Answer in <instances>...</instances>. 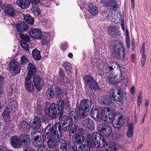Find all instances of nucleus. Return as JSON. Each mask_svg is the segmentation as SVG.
<instances>
[{
    "instance_id": "27",
    "label": "nucleus",
    "mask_w": 151,
    "mask_h": 151,
    "mask_svg": "<svg viewBox=\"0 0 151 151\" xmlns=\"http://www.w3.org/2000/svg\"><path fill=\"white\" fill-rule=\"evenodd\" d=\"M69 117L70 119V121L72 123H77L79 120V117L77 113L75 111H70L69 113Z\"/></svg>"
},
{
    "instance_id": "21",
    "label": "nucleus",
    "mask_w": 151,
    "mask_h": 151,
    "mask_svg": "<svg viewBox=\"0 0 151 151\" xmlns=\"http://www.w3.org/2000/svg\"><path fill=\"white\" fill-rule=\"evenodd\" d=\"M20 138L21 139L22 145H23L27 147L30 144V139L28 135L26 134H22Z\"/></svg>"
},
{
    "instance_id": "34",
    "label": "nucleus",
    "mask_w": 151,
    "mask_h": 151,
    "mask_svg": "<svg viewBox=\"0 0 151 151\" xmlns=\"http://www.w3.org/2000/svg\"><path fill=\"white\" fill-rule=\"evenodd\" d=\"M116 67H117V68H119V65L116 62H110V64L109 65L108 67L106 68V70L108 72H113Z\"/></svg>"
},
{
    "instance_id": "9",
    "label": "nucleus",
    "mask_w": 151,
    "mask_h": 151,
    "mask_svg": "<svg viewBox=\"0 0 151 151\" xmlns=\"http://www.w3.org/2000/svg\"><path fill=\"white\" fill-rule=\"evenodd\" d=\"M56 144L57 148H60V151H67L68 148L71 145V142H66L64 140L60 139L56 141Z\"/></svg>"
},
{
    "instance_id": "11",
    "label": "nucleus",
    "mask_w": 151,
    "mask_h": 151,
    "mask_svg": "<svg viewBox=\"0 0 151 151\" xmlns=\"http://www.w3.org/2000/svg\"><path fill=\"white\" fill-rule=\"evenodd\" d=\"M109 94L112 97L114 100L117 101H121L123 98L122 93L119 90H115L113 89H111L109 91Z\"/></svg>"
},
{
    "instance_id": "37",
    "label": "nucleus",
    "mask_w": 151,
    "mask_h": 151,
    "mask_svg": "<svg viewBox=\"0 0 151 151\" xmlns=\"http://www.w3.org/2000/svg\"><path fill=\"white\" fill-rule=\"evenodd\" d=\"M32 54L33 58L35 60H40L41 59L42 57L40 51L36 49L32 50Z\"/></svg>"
},
{
    "instance_id": "46",
    "label": "nucleus",
    "mask_w": 151,
    "mask_h": 151,
    "mask_svg": "<svg viewBox=\"0 0 151 151\" xmlns=\"http://www.w3.org/2000/svg\"><path fill=\"white\" fill-rule=\"evenodd\" d=\"M9 107L11 111H15L17 107V104L15 101H12L9 104Z\"/></svg>"
},
{
    "instance_id": "16",
    "label": "nucleus",
    "mask_w": 151,
    "mask_h": 151,
    "mask_svg": "<svg viewBox=\"0 0 151 151\" xmlns=\"http://www.w3.org/2000/svg\"><path fill=\"white\" fill-rule=\"evenodd\" d=\"M31 128L35 130L39 129L41 126V120L37 116H35L31 123Z\"/></svg>"
},
{
    "instance_id": "23",
    "label": "nucleus",
    "mask_w": 151,
    "mask_h": 151,
    "mask_svg": "<svg viewBox=\"0 0 151 151\" xmlns=\"http://www.w3.org/2000/svg\"><path fill=\"white\" fill-rule=\"evenodd\" d=\"M16 4L23 9H27L29 7L30 3L29 0H17Z\"/></svg>"
},
{
    "instance_id": "12",
    "label": "nucleus",
    "mask_w": 151,
    "mask_h": 151,
    "mask_svg": "<svg viewBox=\"0 0 151 151\" xmlns=\"http://www.w3.org/2000/svg\"><path fill=\"white\" fill-rule=\"evenodd\" d=\"M33 81L36 89L40 91L43 86V81L42 78L39 75L33 76Z\"/></svg>"
},
{
    "instance_id": "42",
    "label": "nucleus",
    "mask_w": 151,
    "mask_h": 151,
    "mask_svg": "<svg viewBox=\"0 0 151 151\" xmlns=\"http://www.w3.org/2000/svg\"><path fill=\"white\" fill-rule=\"evenodd\" d=\"M60 122L62 124L71 122L70 121L69 116L64 115L62 116V115H60Z\"/></svg>"
},
{
    "instance_id": "6",
    "label": "nucleus",
    "mask_w": 151,
    "mask_h": 151,
    "mask_svg": "<svg viewBox=\"0 0 151 151\" xmlns=\"http://www.w3.org/2000/svg\"><path fill=\"white\" fill-rule=\"evenodd\" d=\"M83 79L84 80L85 85L91 89L96 90L98 89V83L92 77L86 76L84 77Z\"/></svg>"
},
{
    "instance_id": "10",
    "label": "nucleus",
    "mask_w": 151,
    "mask_h": 151,
    "mask_svg": "<svg viewBox=\"0 0 151 151\" xmlns=\"http://www.w3.org/2000/svg\"><path fill=\"white\" fill-rule=\"evenodd\" d=\"M86 139L87 145L89 147L93 148H99L100 147L101 145L100 142L94 141L90 134H87L86 136Z\"/></svg>"
},
{
    "instance_id": "54",
    "label": "nucleus",
    "mask_w": 151,
    "mask_h": 151,
    "mask_svg": "<svg viewBox=\"0 0 151 151\" xmlns=\"http://www.w3.org/2000/svg\"><path fill=\"white\" fill-rule=\"evenodd\" d=\"M109 32L110 35L113 36L116 34L115 30L114 27L110 26L108 27Z\"/></svg>"
},
{
    "instance_id": "38",
    "label": "nucleus",
    "mask_w": 151,
    "mask_h": 151,
    "mask_svg": "<svg viewBox=\"0 0 151 151\" xmlns=\"http://www.w3.org/2000/svg\"><path fill=\"white\" fill-rule=\"evenodd\" d=\"M80 132H78L76 136L75 140L76 142L78 144H80L83 143L84 140V137L81 135L79 134Z\"/></svg>"
},
{
    "instance_id": "4",
    "label": "nucleus",
    "mask_w": 151,
    "mask_h": 151,
    "mask_svg": "<svg viewBox=\"0 0 151 151\" xmlns=\"http://www.w3.org/2000/svg\"><path fill=\"white\" fill-rule=\"evenodd\" d=\"M114 52L113 54L117 58H122V59H125L124 51L122 46L119 43L115 44L114 47Z\"/></svg>"
},
{
    "instance_id": "58",
    "label": "nucleus",
    "mask_w": 151,
    "mask_h": 151,
    "mask_svg": "<svg viewBox=\"0 0 151 151\" xmlns=\"http://www.w3.org/2000/svg\"><path fill=\"white\" fill-rule=\"evenodd\" d=\"M103 136L101 135L100 137H101V138L100 137L99 138L101 140L102 142V144L103 147H105V148L106 147L107 145L108 144L107 143L106 139L103 137Z\"/></svg>"
},
{
    "instance_id": "51",
    "label": "nucleus",
    "mask_w": 151,
    "mask_h": 151,
    "mask_svg": "<svg viewBox=\"0 0 151 151\" xmlns=\"http://www.w3.org/2000/svg\"><path fill=\"white\" fill-rule=\"evenodd\" d=\"M70 151H77V148L76 144L74 143H71V145L68 147Z\"/></svg>"
},
{
    "instance_id": "22",
    "label": "nucleus",
    "mask_w": 151,
    "mask_h": 151,
    "mask_svg": "<svg viewBox=\"0 0 151 151\" xmlns=\"http://www.w3.org/2000/svg\"><path fill=\"white\" fill-rule=\"evenodd\" d=\"M60 77L59 78L58 83L61 85H63L64 84H68L69 82V80L68 78H66L65 80V77L63 71L60 70L59 73Z\"/></svg>"
},
{
    "instance_id": "2",
    "label": "nucleus",
    "mask_w": 151,
    "mask_h": 151,
    "mask_svg": "<svg viewBox=\"0 0 151 151\" xmlns=\"http://www.w3.org/2000/svg\"><path fill=\"white\" fill-rule=\"evenodd\" d=\"M47 111L49 115L53 119L56 118L59 114L60 115L63 114V112L60 111L57 104L55 103L51 104Z\"/></svg>"
},
{
    "instance_id": "32",
    "label": "nucleus",
    "mask_w": 151,
    "mask_h": 151,
    "mask_svg": "<svg viewBox=\"0 0 151 151\" xmlns=\"http://www.w3.org/2000/svg\"><path fill=\"white\" fill-rule=\"evenodd\" d=\"M115 143L112 141H109L108 143L105 151H116Z\"/></svg>"
},
{
    "instance_id": "7",
    "label": "nucleus",
    "mask_w": 151,
    "mask_h": 151,
    "mask_svg": "<svg viewBox=\"0 0 151 151\" xmlns=\"http://www.w3.org/2000/svg\"><path fill=\"white\" fill-rule=\"evenodd\" d=\"M9 70L12 74L16 75L19 73L21 70V67L16 60H11L9 63Z\"/></svg>"
},
{
    "instance_id": "39",
    "label": "nucleus",
    "mask_w": 151,
    "mask_h": 151,
    "mask_svg": "<svg viewBox=\"0 0 151 151\" xmlns=\"http://www.w3.org/2000/svg\"><path fill=\"white\" fill-rule=\"evenodd\" d=\"M106 123H104L102 122H100L98 123L97 125V129L98 131L100 132L101 134L103 132H104V129L106 127Z\"/></svg>"
},
{
    "instance_id": "43",
    "label": "nucleus",
    "mask_w": 151,
    "mask_h": 151,
    "mask_svg": "<svg viewBox=\"0 0 151 151\" xmlns=\"http://www.w3.org/2000/svg\"><path fill=\"white\" fill-rule=\"evenodd\" d=\"M63 66L64 67L67 73L69 75L71 73L70 69H71L72 65L70 63L66 62L63 64Z\"/></svg>"
},
{
    "instance_id": "28",
    "label": "nucleus",
    "mask_w": 151,
    "mask_h": 151,
    "mask_svg": "<svg viewBox=\"0 0 151 151\" xmlns=\"http://www.w3.org/2000/svg\"><path fill=\"white\" fill-rule=\"evenodd\" d=\"M17 30L20 32H24L28 29V26L25 22H18L16 24Z\"/></svg>"
},
{
    "instance_id": "31",
    "label": "nucleus",
    "mask_w": 151,
    "mask_h": 151,
    "mask_svg": "<svg viewBox=\"0 0 151 151\" xmlns=\"http://www.w3.org/2000/svg\"><path fill=\"white\" fill-rule=\"evenodd\" d=\"M106 127L104 129V132H103L101 134V135L105 137L109 136L112 132V129L111 126L108 124H106Z\"/></svg>"
},
{
    "instance_id": "48",
    "label": "nucleus",
    "mask_w": 151,
    "mask_h": 151,
    "mask_svg": "<svg viewBox=\"0 0 151 151\" xmlns=\"http://www.w3.org/2000/svg\"><path fill=\"white\" fill-rule=\"evenodd\" d=\"M57 103L58 106H59V109H60V111H63V109L65 106V103L64 101L62 99H59L57 101Z\"/></svg>"
},
{
    "instance_id": "29",
    "label": "nucleus",
    "mask_w": 151,
    "mask_h": 151,
    "mask_svg": "<svg viewBox=\"0 0 151 151\" xmlns=\"http://www.w3.org/2000/svg\"><path fill=\"white\" fill-rule=\"evenodd\" d=\"M32 139L36 142L37 144L36 147L42 145L44 140V136L42 135H37L36 137H32Z\"/></svg>"
},
{
    "instance_id": "40",
    "label": "nucleus",
    "mask_w": 151,
    "mask_h": 151,
    "mask_svg": "<svg viewBox=\"0 0 151 151\" xmlns=\"http://www.w3.org/2000/svg\"><path fill=\"white\" fill-rule=\"evenodd\" d=\"M46 95L48 99L51 100L54 96V91L51 88H49L46 91Z\"/></svg>"
},
{
    "instance_id": "47",
    "label": "nucleus",
    "mask_w": 151,
    "mask_h": 151,
    "mask_svg": "<svg viewBox=\"0 0 151 151\" xmlns=\"http://www.w3.org/2000/svg\"><path fill=\"white\" fill-rule=\"evenodd\" d=\"M72 125L73 126V127L72 130V133L73 134H74L75 133H77V134L78 132H79V131H80V133H81V132H83V129L81 128H79L78 129V131L77 130V125L75 124H73L72 123Z\"/></svg>"
},
{
    "instance_id": "59",
    "label": "nucleus",
    "mask_w": 151,
    "mask_h": 151,
    "mask_svg": "<svg viewBox=\"0 0 151 151\" xmlns=\"http://www.w3.org/2000/svg\"><path fill=\"white\" fill-rule=\"evenodd\" d=\"M40 9L37 7H35L34 9L33 13L35 16H37L40 13Z\"/></svg>"
},
{
    "instance_id": "33",
    "label": "nucleus",
    "mask_w": 151,
    "mask_h": 151,
    "mask_svg": "<svg viewBox=\"0 0 151 151\" xmlns=\"http://www.w3.org/2000/svg\"><path fill=\"white\" fill-rule=\"evenodd\" d=\"M60 124L61 127V133H62V130L65 131H70L73 127V126L72 125V122H69L65 124H62L61 126L60 123H59Z\"/></svg>"
},
{
    "instance_id": "26",
    "label": "nucleus",
    "mask_w": 151,
    "mask_h": 151,
    "mask_svg": "<svg viewBox=\"0 0 151 151\" xmlns=\"http://www.w3.org/2000/svg\"><path fill=\"white\" fill-rule=\"evenodd\" d=\"M101 103L105 106H108L111 103V99L108 95H104L101 97L100 99Z\"/></svg>"
},
{
    "instance_id": "30",
    "label": "nucleus",
    "mask_w": 151,
    "mask_h": 151,
    "mask_svg": "<svg viewBox=\"0 0 151 151\" xmlns=\"http://www.w3.org/2000/svg\"><path fill=\"white\" fill-rule=\"evenodd\" d=\"M88 12L91 15L93 16L97 15L99 12L97 7L91 3L89 5Z\"/></svg>"
},
{
    "instance_id": "64",
    "label": "nucleus",
    "mask_w": 151,
    "mask_h": 151,
    "mask_svg": "<svg viewBox=\"0 0 151 151\" xmlns=\"http://www.w3.org/2000/svg\"><path fill=\"white\" fill-rule=\"evenodd\" d=\"M125 43L127 45V48H129L130 43L129 38H126Z\"/></svg>"
},
{
    "instance_id": "1",
    "label": "nucleus",
    "mask_w": 151,
    "mask_h": 151,
    "mask_svg": "<svg viewBox=\"0 0 151 151\" xmlns=\"http://www.w3.org/2000/svg\"><path fill=\"white\" fill-rule=\"evenodd\" d=\"M61 127L59 122L56 123L54 126L49 124L47 126L45 130V137L47 139H51L47 142L48 147L51 148H56V142L55 139L60 138L62 136Z\"/></svg>"
},
{
    "instance_id": "52",
    "label": "nucleus",
    "mask_w": 151,
    "mask_h": 151,
    "mask_svg": "<svg viewBox=\"0 0 151 151\" xmlns=\"http://www.w3.org/2000/svg\"><path fill=\"white\" fill-rule=\"evenodd\" d=\"M77 112L79 113V116L81 119L84 118L87 116V114L86 112V111L84 110L83 111L80 110V111Z\"/></svg>"
},
{
    "instance_id": "24",
    "label": "nucleus",
    "mask_w": 151,
    "mask_h": 151,
    "mask_svg": "<svg viewBox=\"0 0 151 151\" xmlns=\"http://www.w3.org/2000/svg\"><path fill=\"white\" fill-rule=\"evenodd\" d=\"M125 121L124 117L121 116L118 117L117 120L113 124V126L115 128L119 129L124 123Z\"/></svg>"
},
{
    "instance_id": "49",
    "label": "nucleus",
    "mask_w": 151,
    "mask_h": 151,
    "mask_svg": "<svg viewBox=\"0 0 151 151\" xmlns=\"http://www.w3.org/2000/svg\"><path fill=\"white\" fill-rule=\"evenodd\" d=\"M11 111L9 107L7 106L3 113V116L4 118H9Z\"/></svg>"
},
{
    "instance_id": "19",
    "label": "nucleus",
    "mask_w": 151,
    "mask_h": 151,
    "mask_svg": "<svg viewBox=\"0 0 151 151\" xmlns=\"http://www.w3.org/2000/svg\"><path fill=\"white\" fill-rule=\"evenodd\" d=\"M101 2L104 6H112L114 9L116 10L117 7L116 2L114 0H100Z\"/></svg>"
},
{
    "instance_id": "60",
    "label": "nucleus",
    "mask_w": 151,
    "mask_h": 151,
    "mask_svg": "<svg viewBox=\"0 0 151 151\" xmlns=\"http://www.w3.org/2000/svg\"><path fill=\"white\" fill-rule=\"evenodd\" d=\"M37 151H49L46 146L43 145L42 147H39L37 150Z\"/></svg>"
},
{
    "instance_id": "5",
    "label": "nucleus",
    "mask_w": 151,
    "mask_h": 151,
    "mask_svg": "<svg viewBox=\"0 0 151 151\" xmlns=\"http://www.w3.org/2000/svg\"><path fill=\"white\" fill-rule=\"evenodd\" d=\"M91 106V103L88 100L86 99H83L80 102V106H76V111L84 110L87 112L89 111Z\"/></svg>"
},
{
    "instance_id": "3",
    "label": "nucleus",
    "mask_w": 151,
    "mask_h": 151,
    "mask_svg": "<svg viewBox=\"0 0 151 151\" xmlns=\"http://www.w3.org/2000/svg\"><path fill=\"white\" fill-rule=\"evenodd\" d=\"M102 114H104L103 119L106 123H111L113 120L114 113L111 108L106 107L102 110Z\"/></svg>"
},
{
    "instance_id": "53",
    "label": "nucleus",
    "mask_w": 151,
    "mask_h": 151,
    "mask_svg": "<svg viewBox=\"0 0 151 151\" xmlns=\"http://www.w3.org/2000/svg\"><path fill=\"white\" fill-rule=\"evenodd\" d=\"M27 42H24V41H21L20 43L22 47L23 48L26 50H29V48Z\"/></svg>"
},
{
    "instance_id": "35",
    "label": "nucleus",
    "mask_w": 151,
    "mask_h": 151,
    "mask_svg": "<svg viewBox=\"0 0 151 151\" xmlns=\"http://www.w3.org/2000/svg\"><path fill=\"white\" fill-rule=\"evenodd\" d=\"M134 125L132 123H130L128 125L127 130V137L131 138L133 134Z\"/></svg>"
},
{
    "instance_id": "56",
    "label": "nucleus",
    "mask_w": 151,
    "mask_h": 151,
    "mask_svg": "<svg viewBox=\"0 0 151 151\" xmlns=\"http://www.w3.org/2000/svg\"><path fill=\"white\" fill-rule=\"evenodd\" d=\"M141 54L142 55V58L141 60V65L142 67H143L146 60V57L145 53H141Z\"/></svg>"
},
{
    "instance_id": "61",
    "label": "nucleus",
    "mask_w": 151,
    "mask_h": 151,
    "mask_svg": "<svg viewBox=\"0 0 151 151\" xmlns=\"http://www.w3.org/2000/svg\"><path fill=\"white\" fill-rule=\"evenodd\" d=\"M60 47L62 50H65L68 47L67 44L66 43H63L60 45Z\"/></svg>"
},
{
    "instance_id": "62",
    "label": "nucleus",
    "mask_w": 151,
    "mask_h": 151,
    "mask_svg": "<svg viewBox=\"0 0 151 151\" xmlns=\"http://www.w3.org/2000/svg\"><path fill=\"white\" fill-rule=\"evenodd\" d=\"M40 39L41 40L43 44H45L47 42V37L46 36L42 35Z\"/></svg>"
},
{
    "instance_id": "8",
    "label": "nucleus",
    "mask_w": 151,
    "mask_h": 151,
    "mask_svg": "<svg viewBox=\"0 0 151 151\" xmlns=\"http://www.w3.org/2000/svg\"><path fill=\"white\" fill-rule=\"evenodd\" d=\"M91 115L94 119L99 121L103 119L104 114H102V110L97 107L91 111Z\"/></svg>"
},
{
    "instance_id": "20",
    "label": "nucleus",
    "mask_w": 151,
    "mask_h": 151,
    "mask_svg": "<svg viewBox=\"0 0 151 151\" xmlns=\"http://www.w3.org/2000/svg\"><path fill=\"white\" fill-rule=\"evenodd\" d=\"M28 74L27 76L32 78V76L36 73L35 65L34 64L29 63L27 68Z\"/></svg>"
},
{
    "instance_id": "13",
    "label": "nucleus",
    "mask_w": 151,
    "mask_h": 151,
    "mask_svg": "<svg viewBox=\"0 0 151 151\" xmlns=\"http://www.w3.org/2000/svg\"><path fill=\"white\" fill-rule=\"evenodd\" d=\"M82 126L90 131L94 128V124L93 121L90 119L87 118L83 119L82 121Z\"/></svg>"
},
{
    "instance_id": "17",
    "label": "nucleus",
    "mask_w": 151,
    "mask_h": 151,
    "mask_svg": "<svg viewBox=\"0 0 151 151\" xmlns=\"http://www.w3.org/2000/svg\"><path fill=\"white\" fill-rule=\"evenodd\" d=\"M32 78L27 76L25 78L24 86L25 88L27 91L32 92L34 90L33 84L32 82Z\"/></svg>"
},
{
    "instance_id": "36",
    "label": "nucleus",
    "mask_w": 151,
    "mask_h": 151,
    "mask_svg": "<svg viewBox=\"0 0 151 151\" xmlns=\"http://www.w3.org/2000/svg\"><path fill=\"white\" fill-rule=\"evenodd\" d=\"M106 82L110 84H114L116 82V79L112 74L108 75L106 77Z\"/></svg>"
},
{
    "instance_id": "44",
    "label": "nucleus",
    "mask_w": 151,
    "mask_h": 151,
    "mask_svg": "<svg viewBox=\"0 0 151 151\" xmlns=\"http://www.w3.org/2000/svg\"><path fill=\"white\" fill-rule=\"evenodd\" d=\"M55 93L58 98H60L63 96L64 93L63 89L59 87L56 88L55 89Z\"/></svg>"
},
{
    "instance_id": "25",
    "label": "nucleus",
    "mask_w": 151,
    "mask_h": 151,
    "mask_svg": "<svg viewBox=\"0 0 151 151\" xmlns=\"http://www.w3.org/2000/svg\"><path fill=\"white\" fill-rule=\"evenodd\" d=\"M19 128L24 132H29L30 129V126L28 122L23 121L20 123Z\"/></svg>"
},
{
    "instance_id": "55",
    "label": "nucleus",
    "mask_w": 151,
    "mask_h": 151,
    "mask_svg": "<svg viewBox=\"0 0 151 151\" xmlns=\"http://www.w3.org/2000/svg\"><path fill=\"white\" fill-rule=\"evenodd\" d=\"M4 77L0 76V94H2L3 93V88L2 87L1 85L4 83Z\"/></svg>"
},
{
    "instance_id": "57",
    "label": "nucleus",
    "mask_w": 151,
    "mask_h": 151,
    "mask_svg": "<svg viewBox=\"0 0 151 151\" xmlns=\"http://www.w3.org/2000/svg\"><path fill=\"white\" fill-rule=\"evenodd\" d=\"M20 60L22 64H24L28 63V59L26 56L23 55L21 57Z\"/></svg>"
},
{
    "instance_id": "63",
    "label": "nucleus",
    "mask_w": 151,
    "mask_h": 151,
    "mask_svg": "<svg viewBox=\"0 0 151 151\" xmlns=\"http://www.w3.org/2000/svg\"><path fill=\"white\" fill-rule=\"evenodd\" d=\"M100 133L97 132H94L92 134V137L93 139V140L95 141H97L96 140L97 136L98 135H99Z\"/></svg>"
},
{
    "instance_id": "50",
    "label": "nucleus",
    "mask_w": 151,
    "mask_h": 151,
    "mask_svg": "<svg viewBox=\"0 0 151 151\" xmlns=\"http://www.w3.org/2000/svg\"><path fill=\"white\" fill-rule=\"evenodd\" d=\"M78 151H90V148L85 144H82L78 148Z\"/></svg>"
},
{
    "instance_id": "14",
    "label": "nucleus",
    "mask_w": 151,
    "mask_h": 151,
    "mask_svg": "<svg viewBox=\"0 0 151 151\" xmlns=\"http://www.w3.org/2000/svg\"><path fill=\"white\" fill-rule=\"evenodd\" d=\"M29 33L31 37L34 39H40L42 35L41 31L38 29L32 28Z\"/></svg>"
},
{
    "instance_id": "45",
    "label": "nucleus",
    "mask_w": 151,
    "mask_h": 151,
    "mask_svg": "<svg viewBox=\"0 0 151 151\" xmlns=\"http://www.w3.org/2000/svg\"><path fill=\"white\" fill-rule=\"evenodd\" d=\"M20 37L22 40V41H24L25 42H29L30 38L26 34H24L21 33L19 34Z\"/></svg>"
},
{
    "instance_id": "15",
    "label": "nucleus",
    "mask_w": 151,
    "mask_h": 151,
    "mask_svg": "<svg viewBox=\"0 0 151 151\" xmlns=\"http://www.w3.org/2000/svg\"><path fill=\"white\" fill-rule=\"evenodd\" d=\"M11 145L14 148H18L22 146L21 138L16 136L12 137L11 140Z\"/></svg>"
},
{
    "instance_id": "41",
    "label": "nucleus",
    "mask_w": 151,
    "mask_h": 151,
    "mask_svg": "<svg viewBox=\"0 0 151 151\" xmlns=\"http://www.w3.org/2000/svg\"><path fill=\"white\" fill-rule=\"evenodd\" d=\"M24 18L25 21L29 24H32L34 23L33 18L29 14L24 15Z\"/></svg>"
},
{
    "instance_id": "18",
    "label": "nucleus",
    "mask_w": 151,
    "mask_h": 151,
    "mask_svg": "<svg viewBox=\"0 0 151 151\" xmlns=\"http://www.w3.org/2000/svg\"><path fill=\"white\" fill-rule=\"evenodd\" d=\"M4 7V10L7 14L12 17H14L16 15V11L12 6L10 5H5Z\"/></svg>"
}]
</instances>
